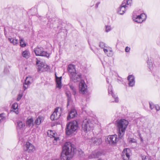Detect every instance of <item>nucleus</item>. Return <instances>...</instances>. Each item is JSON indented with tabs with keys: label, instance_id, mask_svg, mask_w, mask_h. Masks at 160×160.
Masks as SVG:
<instances>
[{
	"label": "nucleus",
	"instance_id": "obj_5",
	"mask_svg": "<svg viewBox=\"0 0 160 160\" xmlns=\"http://www.w3.org/2000/svg\"><path fill=\"white\" fill-rule=\"evenodd\" d=\"M34 51L36 56L47 57H48L49 56V54L47 52L44 51L43 48L42 47H36L35 48Z\"/></svg>",
	"mask_w": 160,
	"mask_h": 160
},
{
	"label": "nucleus",
	"instance_id": "obj_22",
	"mask_svg": "<svg viewBox=\"0 0 160 160\" xmlns=\"http://www.w3.org/2000/svg\"><path fill=\"white\" fill-rule=\"evenodd\" d=\"M34 125V122L32 118H28L26 121V125L28 127L32 128Z\"/></svg>",
	"mask_w": 160,
	"mask_h": 160
},
{
	"label": "nucleus",
	"instance_id": "obj_14",
	"mask_svg": "<svg viewBox=\"0 0 160 160\" xmlns=\"http://www.w3.org/2000/svg\"><path fill=\"white\" fill-rule=\"evenodd\" d=\"M144 17L145 18H146V15L144 14H141L140 15L133 16V20L138 23H141L142 22L144 19L143 18V17Z\"/></svg>",
	"mask_w": 160,
	"mask_h": 160
},
{
	"label": "nucleus",
	"instance_id": "obj_40",
	"mask_svg": "<svg viewBox=\"0 0 160 160\" xmlns=\"http://www.w3.org/2000/svg\"><path fill=\"white\" fill-rule=\"evenodd\" d=\"M150 108L151 109H153L155 107L154 105L151 102H149Z\"/></svg>",
	"mask_w": 160,
	"mask_h": 160
},
{
	"label": "nucleus",
	"instance_id": "obj_34",
	"mask_svg": "<svg viewBox=\"0 0 160 160\" xmlns=\"http://www.w3.org/2000/svg\"><path fill=\"white\" fill-rule=\"evenodd\" d=\"M20 44L21 47H24L26 46V44L25 43L24 40L22 38L20 39Z\"/></svg>",
	"mask_w": 160,
	"mask_h": 160
},
{
	"label": "nucleus",
	"instance_id": "obj_27",
	"mask_svg": "<svg viewBox=\"0 0 160 160\" xmlns=\"http://www.w3.org/2000/svg\"><path fill=\"white\" fill-rule=\"evenodd\" d=\"M68 85L69 86L70 88L72 90L73 94L75 95L76 94V89L75 88L74 86L71 83H70Z\"/></svg>",
	"mask_w": 160,
	"mask_h": 160
},
{
	"label": "nucleus",
	"instance_id": "obj_25",
	"mask_svg": "<svg viewBox=\"0 0 160 160\" xmlns=\"http://www.w3.org/2000/svg\"><path fill=\"white\" fill-rule=\"evenodd\" d=\"M43 120V118L42 117L39 116L35 120L34 124L36 125H39Z\"/></svg>",
	"mask_w": 160,
	"mask_h": 160
},
{
	"label": "nucleus",
	"instance_id": "obj_31",
	"mask_svg": "<svg viewBox=\"0 0 160 160\" xmlns=\"http://www.w3.org/2000/svg\"><path fill=\"white\" fill-rule=\"evenodd\" d=\"M78 154L80 157H83L85 155L84 152L81 149L78 150Z\"/></svg>",
	"mask_w": 160,
	"mask_h": 160
},
{
	"label": "nucleus",
	"instance_id": "obj_32",
	"mask_svg": "<svg viewBox=\"0 0 160 160\" xmlns=\"http://www.w3.org/2000/svg\"><path fill=\"white\" fill-rule=\"evenodd\" d=\"M56 134V133H52V137L54 138L53 142L54 144L55 145L57 144V141L59 139V138L58 137H55Z\"/></svg>",
	"mask_w": 160,
	"mask_h": 160
},
{
	"label": "nucleus",
	"instance_id": "obj_16",
	"mask_svg": "<svg viewBox=\"0 0 160 160\" xmlns=\"http://www.w3.org/2000/svg\"><path fill=\"white\" fill-rule=\"evenodd\" d=\"M127 6H125L124 3H122L118 10V13L120 14H123L126 11Z\"/></svg>",
	"mask_w": 160,
	"mask_h": 160
},
{
	"label": "nucleus",
	"instance_id": "obj_9",
	"mask_svg": "<svg viewBox=\"0 0 160 160\" xmlns=\"http://www.w3.org/2000/svg\"><path fill=\"white\" fill-rule=\"evenodd\" d=\"M130 154V149L128 148L124 149L122 153V158L123 160L129 159Z\"/></svg>",
	"mask_w": 160,
	"mask_h": 160
},
{
	"label": "nucleus",
	"instance_id": "obj_8",
	"mask_svg": "<svg viewBox=\"0 0 160 160\" xmlns=\"http://www.w3.org/2000/svg\"><path fill=\"white\" fill-rule=\"evenodd\" d=\"M24 150L27 151L28 153L34 152L35 150V148L34 145L29 142H26L25 145L24 146Z\"/></svg>",
	"mask_w": 160,
	"mask_h": 160
},
{
	"label": "nucleus",
	"instance_id": "obj_51",
	"mask_svg": "<svg viewBox=\"0 0 160 160\" xmlns=\"http://www.w3.org/2000/svg\"><path fill=\"white\" fill-rule=\"evenodd\" d=\"M108 78H106V81H107V83H109V81L108 80Z\"/></svg>",
	"mask_w": 160,
	"mask_h": 160
},
{
	"label": "nucleus",
	"instance_id": "obj_3",
	"mask_svg": "<svg viewBox=\"0 0 160 160\" xmlns=\"http://www.w3.org/2000/svg\"><path fill=\"white\" fill-rule=\"evenodd\" d=\"M78 127V122L76 121H74L68 123L65 128L66 135H71L76 130Z\"/></svg>",
	"mask_w": 160,
	"mask_h": 160
},
{
	"label": "nucleus",
	"instance_id": "obj_21",
	"mask_svg": "<svg viewBox=\"0 0 160 160\" xmlns=\"http://www.w3.org/2000/svg\"><path fill=\"white\" fill-rule=\"evenodd\" d=\"M68 70L70 76V75L76 73L75 66L72 64H70L68 65Z\"/></svg>",
	"mask_w": 160,
	"mask_h": 160
},
{
	"label": "nucleus",
	"instance_id": "obj_28",
	"mask_svg": "<svg viewBox=\"0 0 160 160\" xmlns=\"http://www.w3.org/2000/svg\"><path fill=\"white\" fill-rule=\"evenodd\" d=\"M8 40L11 43H13V45H16L18 43L17 39H14L13 38H9Z\"/></svg>",
	"mask_w": 160,
	"mask_h": 160
},
{
	"label": "nucleus",
	"instance_id": "obj_49",
	"mask_svg": "<svg viewBox=\"0 0 160 160\" xmlns=\"http://www.w3.org/2000/svg\"><path fill=\"white\" fill-rule=\"evenodd\" d=\"M66 94L68 96V97H69V92H67L66 93Z\"/></svg>",
	"mask_w": 160,
	"mask_h": 160
},
{
	"label": "nucleus",
	"instance_id": "obj_52",
	"mask_svg": "<svg viewBox=\"0 0 160 160\" xmlns=\"http://www.w3.org/2000/svg\"><path fill=\"white\" fill-rule=\"evenodd\" d=\"M138 135H139L140 138V137H142L141 135V134L140 132H139L138 133Z\"/></svg>",
	"mask_w": 160,
	"mask_h": 160
},
{
	"label": "nucleus",
	"instance_id": "obj_7",
	"mask_svg": "<svg viewBox=\"0 0 160 160\" xmlns=\"http://www.w3.org/2000/svg\"><path fill=\"white\" fill-rule=\"evenodd\" d=\"M116 135L115 134L108 136L106 142L107 143L112 145H115L118 140Z\"/></svg>",
	"mask_w": 160,
	"mask_h": 160
},
{
	"label": "nucleus",
	"instance_id": "obj_47",
	"mask_svg": "<svg viewBox=\"0 0 160 160\" xmlns=\"http://www.w3.org/2000/svg\"><path fill=\"white\" fill-rule=\"evenodd\" d=\"M100 3V2H98L96 4L95 7L96 8L98 7V5Z\"/></svg>",
	"mask_w": 160,
	"mask_h": 160
},
{
	"label": "nucleus",
	"instance_id": "obj_19",
	"mask_svg": "<svg viewBox=\"0 0 160 160\" xmlns=\"http://www.w3.org/2000/svg\"><path fill=\"white\" fill-rule=\"evenodd\" d=\"M77 113L76 110L74 109H72L69 113L67 119L68 120H70L71 118H72L77 116Z\"/></svg>",
	"mask_w": 160,
	"mask_h": 160
},
{
	"label": "nucleus",
	"instance_id": "obj_6",
	"mask_svg": "<svg viewBox=\"0 0 160 160\" xmlns=\"http://www.w3.org/2000/svg\"><path fill=\"white\" fill-rule=\"evenodd\" d=\"M36 64L38 65V70L39 72H43L47 70V68L48 66L42 62L38 60L37 58L36 59Z\"/></svg>",
	"mask_w": 160,
	"mask_h": 160
},
{
	"label": "nucleus",
	"instance_id": "obj_2",
	"mask_svg": "<svg viewBox=\"0 0 160 160\" xmlns=\"http://www.w3.org/2000/svg\"><path fill=\"white\" fill-rule=\"evenodd\" d=\"M128 124V122L124 119H121L117 122L118 133L119 138L120 139H122Z\"/></svg>",
	"mask_w": 160,
	"mask_h": 160
},
{
	"label": "nucleus",
	"instance_id": "obj_53",
	"mask_svg": "<svg viewBox=\"0 0 160 160\" xmlns=\"http://www.w3.org/2000/svg\"><path fill=\"white\" fill-rule=\"evenodd\" d=\"M90 49H91L92 51H93V49L91 47H90Z\"/></svg>",
	"mask_w": 160,
	"mask_h": 160
},
{
	"label": "nucleus",
	"instance_id": "obj_35",
	"mask_svg": "<svg viewBox=\"0 0 160 160\" xmlns=\"http://www.w3.org/2000/svg\"><path fill=\"white\" fill-rule=\"evenodd\" d=\"M147 63L148 65V68H149L150 70H151L152 67V64L151 61L150 60H148L147 61Z\"/></svg>",
	"mask_w": 160,
	"mask_h": 160
},
{
	"label": "nucleus",
	"instance_id": "obj_43",
	"mask_svg": "<svg viewBox=\"0 0 160 160\" xmlns=\"http://www.w3.org/2000/svg\"><path fill=\"white\" fill-rule=\"evenodd\" d=\"M130 49V48L128 47H127L125 48V51L126 52H128L129 51Z\"/></svg>",
	"mask_w": 160,
	"mask_h": 160
},
{
	"label": "nucleus",
	"instance_id": "obj_24",
	"mask_svg": "<svg viewBox=\"0 0 160 160\" xmlns=\"http://www.w3.org/2000/svg\"><path fill=\"white\" fill-rule=\"evenodd\" d=\"M18 105L17 103L13 104L12 106V108L13 109V110L11 111L14 112L16 114H18L19 113V111L18 109Z\"/></svg>",
	"mask_w": 160,
	"mask_h": 160
},
{
	"label": "nucleus",
	"instance_id": "obj_37",
	"mask_svg": "<svg viewBox=\"0 0 160 160\" xmlns=\"http://www.w3.org/2000/svg\"><path fill=\"white\" fill-rule=\"evenodd\" d=\"M111 28L110 26H106L105 31L106 32H108L111 30Z\"/></svg>",
	"mask_w": 160,
	"mask_h": 160
},
{
	"label": "nucleus",
	"instance_id": "obj_42",
	"mask_svg": "<svg viewBox=\"0 0 160 160\" xmlns=\"http://www.w3.org/2000/svg\"><path fill=\"white\" fill-rule=\"evenodd\" d=\"M22 94H19L18 96V97L17 98V101H19L20 99L21 98H22Z\"/></svg>",
	"mask_w": 160,
	"mask_h": 160
},
{
	"label": "nucleus",
	"instance_id": "obj_29",
	"mask_svg": "<svg viewBox=\"0 0 160 160\" xmlns=\"http://www.w3.org/2000/svg\"><path fill=\"white\" fill-rule=\"evenodd\" d=\"M22 56L25 58H28L29 55V53L27 50H25L22 52Z\"/></svg>",
	"mask_w": 160,
	"mask_h": 160
},
{
	"label": "nucleus",
	"instance_id": "obj_26",
	"mask_svg": "<svg viewBox=\"0 0 160 160\" xmlns=\"http://www.w3.org/2000/svg\"><path fill=\"white\" fill-rule=\"evenodd\" d=\"M23 126H24V125H23L22 121H19L17 122V129H21L23 128Z\"/></svg>",
	"mask_w": 160,
	"mask_h": 160
},
{
	"label": "nucleus",
	"instance_id": "obj_4",
	"mask_svg": "<svg viewBox=\"0 0 160 160\" xmlns=\"http://www.w3.org/2000/svg\"><path fill=\"white\" fill-rule=\"evenodd\" d=\"M93 124L89 120H84L82 124V130L85 132L89 131L92 129Z\"/></svg>",
	"mask_w": 160,
	"mask_h": 160
},
{
	"label": "nucleus",
	"instance_id": "obj_50",
	"mask_svg": "<svg viewBox=\"0 0 160 160\" xmlns=\"http://www.w3.org/2000/svg\"><path fill=\"white\" fill-rule=\"evenodd\" d=\"M140 141L141 142H143V139H142V137H140Z\"/></svg>",
	"mask_w": 160,
	"mask_h": 160
},
{
	"label": "nucleus",
	"instance_id": "obj_30",
	"mask_svg": "<svg viewBox=\"0 0 160 160\" xmlns=\"http://www.w3.org/2000/svg\"><path fill=\"white\" fill-rule=\"evenodd\" d=\"M132 2V0H124L122 3H124L125 6H127L128 7V6H130L131 5Z\"/></svg>",
	"mask_w": 160,
	"mask_h": 160
},
{
	"label": "nucleus",
	"instance_id": "obj_18",
	"mask_svg": "<svg viewBox=\"0 0 160 160\" xmlns=\"http://www.w3.org/2000/svg\"><path fill=\"white\" fill-rule=\"evenodd\" d=\"M102 154V153L100 151L97 150L93 152L92 153L88 156V158L89 159L98 158L101 156Z\"/></svg>",
	"mask_w": 160,
	"mask_h": 160
},
{
	"label": "nucleus",
	"instance_id": "obj_36",
	"mask_svg": "<svg viewBox=\"0 0 160 160\" xmlns=\"http://www.w3.org/2000/svg\"><path fill=\"white\" fill-rule=\"evenodd\" d=\"M113 55L112 51L111 49H109V52L108 53H107V55L108 57H111Z\"/></svg>",
	"mask_w": 160,
	"mask_h": 160
},
{
	"label": "nucleus",
	"instance_id": "obj_17",
	"mask_svg": "<svg viewBox=\"0 0 160 160\" xmlns=\"http://www.w3.org/2000/svg\"><path fill=\"white\" fill-rule=\"evenodd\" d=\"M87 138L91 140L90 142H93L95 145H99L102 142V140L101 138H91L88 137Z\"/></svg>",
	"mask_w": 160,
	"mask_h": 160
},
{
	"label": "nucleus",
	"instance_id": "obj_15",
	"mask_svg": "<svg viewBox=\"0 0 160 160\" xmlns=\"http://www.w3.org/2000/svg\"><path fill=\"white\" fill-rule=\"evenodd\" d=\"M108 93L109 95H111L112 97L115 99L114 101H112V102H118V98L117 96L116 95L114 94L113 93L112 87L111 85L109 86Z\"/></svg>",
	"mask_w": 160,
	"mask_h": 160
},
{
	"label": "nucleus",
	"instance_id": "obj_23",
	"mask_svg": "<svg viewBox=\"0 0 160 160\" xmlns=\"http://www.w3.org/2000/svg\"><path fill=\"white\" fill-rule=\"evenodd\" d=\"M56 82V87L59 89L61 88V80L62 77H58L55 74Z\"/></svg>",
	"mask_w": 160,
	"mask_h": 160
},
{
	"label": "nucleus",
	"instance_id": "obj_12",
	"mask_svg": "<svg viewBox=\"0 0 160 160\" xmlns=\"http://www.w3.org/2000/svg\"><path fill=\"white\" fill-rule=\"evenodd\" d=\"M32 82V78L31 77H28L26 78L23 84V89L24 91L28 88V86Z\"/></svg>",
	"mask_w": 160,
	"mask_h": 160
},
{
	"label": "nucleus",
	"instance_id": "obj_20",
	"mask_svg": "<svg viewBox=\"0 0 160 160\" xmlns=\"http://www.w3.org/2000/svg\"><path fill=\"white\" fill-rule=\"evenodd\" d=\"M128 85L130 87L133 86L135 84V78L132 75H129L128 77Z\"/></svg>",
	"mask_w": 160,
	"mask_h": 160
},
{
	"label": "nucleus",
	"instance_id": "obj_46",
	"mask_svg": "<svg viewBox=\"0 0 160 160\" xmlns=\"http://www.w3.org/2000/svg\"><path fill=\"white\" fill-rule=\"evenodd\" d=\"M72 102H69V101H68L67 106L68 107L69 106L71 105V104Z\"/></svg>",
	"mask_w": 160,
	"mask_h": 160
},
{
	"label": "nucleus",
	"instance_id": "obj_48",
	"mask_svg": "<svg viewBox=\"0 0 160 160\" xmlns=\"http://www.w3.org/2000/svg\"><path fill=\"white\" fill-rule=\"evenodd\" d=\"M68 101H69V102H72V100L71 99V98L70 97H68Z\"/></svg>",
	"mask_w": 160,
	"mask_h": 160
},
{
	"label": "nucleus",
	"instance_id": "obj_44",
	"mask_svg": "<svg viewBox=\"0 0 160 160\" xmlns=\"http://www.w3.org/2000/svg\"><path fill=\"white\" fill-rule=\"evenodd\" d=\"M155 108L157 111H158L160 109V107L158 105L155 106Z\"/></svg>",
	"mask_w": 160,
	"mask_h": 160
},
{
	"label": "nucleus",
	"instance_id": "obj_1",
	"mask_svg": "<svg viewBox=\"0 0 160 160\" xmlns=\"http://www.w3.org/2000/svg\"><path fill=\"white\" fill-rule=\"evenodd\" d=\"M72 146L71 142H66L62 147L60 158L63 160H69L72 157Z\"/></svg>",
	"mask_w": 160,
	"mask_h": 160
},
{
	"label": "nucleus",
	"instance_id": "obj_55",
	"mask_svg": "<svg viewBox=\"0 0 160 160\" xmlns=\"http://www.w3.org/2000/svg\"><path fill=\"white\" fill-rule=\"evenodd\" d=\"M98 160H100V159H99Z\"/></svg>",
	"mask_w": 160,
	"mask_h": 160
},
{
	"label": "nucleus",
	"instance_id": "obj_11",
	"mask_svg": "<svg viewBox=\"0 0 160 160\" xmlns=\"http://www.w3.org/2000/svg\"><path fill=\"white\" fill-rule=\"evenodd\" d=\"M79 90L80 92L84 94L87 92V86L83 80H81L79 84Z\"/></svg>",
	"mask_w": 160,
	"mask_h": 160
},
{
	"label": "nucleus",
	"instance_id": "obj_33",
	"mask_svg": "<svg viewBox=\"0 0 160 160\" xmlns=\"http://www.w3.org/2000/svg\"><path fill=\"white\" fill-rule=\"evenodd\" d=\"M4 113H2L0 114V123L4 119H5V117L4 116Z\"/></svg>",
	"mask_w": 160,
	"mask_h": 160
},
{
	"label": "nucleus",
	"instance_id": "obj_38",
	"mask_svg": "<svg viewBox=\"0 0 160 160\" xmlns=\"http://www.w3.org/2000/svg\"><path fill=\"white\" fill-rule=\"evenodd\" d=\"M99 46L102 48H104L105 47V44L102 42H100Z\"/></svg>",
	"mask_w": 160,
	"mask_h": 160
},
{
	"label": "nucleus",
	"instance_id": "obj_54",
	"mask_svg": "<svg viewBox=\"0 0 160 160\" xmlns=\"http://www.w3.org/2000/svg\"><path fill=\"white\" fill-rule=\"evenodd\" d=\"M60 111H61V109L60 108Z\"/></svg>",
	"mask_w": 160,
	"mask_h": 160
},
{
	"label": "nucleus",
	"instance_id": "obj_45",
	"mask_svg": "<svg viewBox=\"0 0 160 160\" xmlns=\"http://www.w3.org/2000/svg\"><path fill=\"white\" fill-rule=\"evenodd\" d=\"M103 51L107 55V53H108L109 52V50L107 49L103 48Z\"/></svg>",
	"mask_w": 160,
	"mask_h": 160
},
{
	"label": "nucleus",
	"instance_id": "obj_13",
	"mask_svg": "<svg viewBox=\"0 0 160 160\" xmlns=\"http://www.w3.org/2000/svg\"><path fill=\"white\" fill-rule=\"evenodd\" d=\"M58 108H56L53 113L50 117V118L52 120L58 119L60 117L61 114V112L58 111Z\"/></svg>",
	"mask_w": 160,
	"mask_h": 160
},
{
	"label": "nucleus",
	"instance_id": "obj_10",
	"mask_svg": "<svg viewBox=\"0 0 160 160\" xmlns=\"http://www.w3.org/2000/svg\"><path fill=\"white\" fill-rule=\"evenodd\" d=\"M70 81L76 83L80 81L81 78V75L80 74H78L76 73H73L70 75Z\"/></svg>",
	"mask_w": 160,
	"mask_h": 160
},
{
	"label": "nucleus",
	"instance_id": "obj_39",
	"mask_svg": "<svg viewBox=\"0 0 160 160\" xmlns=\"http://www.w3.org/2000/svg\"><path fill=\"white\" fill-rule=\"evenodd\" d=\"M129 142L130 143L136 142V140L134 138H130V139Z\"/></svg>",
	"mask_w": 160,
	"mask_h": 160
},
{
	"label": "nucleus",
	"instance_id": "obj_41",
	"mask_svg": "<svg viewBox=\"0 0 160 160\" xmlns=\"http://www.w3.org/2000/svg\"><path fill=\"white\" fill-rule=\"evenodd\" d=\"M142 160H150L148 157L146 156H143L142 157Z\"/></svg>",
	"mask_w": 160,
	"mask_h": 160
}]
</instances>
